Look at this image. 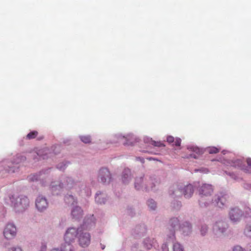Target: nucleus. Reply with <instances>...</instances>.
Wrapping results in <instances>:
<instances>
[{
	"instance_id": "f257e3e1",
	"label": "nucleus",
	"mask_w": 251,
	"mask_h": 251,
	"mask_svg": "<svg viewBox=\"0 0 251 251\" xmlns=\"http://www.w3.org/2000/svg\"><path fill=\"white\" fill-rule=\"evenodd\" d=\"M199 191L200 195L199 203L201 206H206L211 203L215 206L221 208L226 202L227 195L222 194L220 195L215 196L214 201H213L211 194L213 193V189L211 185L206 184L202 185L200 188Z\"/></svg>"
},
{
	"instance_id": "f03ea898",
	"label": "nucleus",
	"mask_w": 251,
	"mask_h": 251,
	"mask_svg": "<svg viewBox=\"0 0 251 251\" xmlns=\"http://www.w3.org/2000/svg\"><path fill=\"white\" fill-rule=\"evenodd\" d=\"M10 199L16 212H23L29 206V201L26 197L21 196L16 199L14 196H12L10 197Z\"/></svg>"
},
{
	"instance_id": "7ed1b4c3",
	"label": "nucleus",
	"mask_w": 251,
	"mask_h": 251,
	"mask_svg": "<svg viewBox=\"0 0 251 251\" xmlns=\"http://www.w3.org/2000/svg\"><path fill=\"white\" fill-rule=\"evenodd\" d=\"M170 191H172L171 195H175L176 197H180L183 194L185 198H189L192 195L194 190L193 186L189 184L185 187L183 191L179 188H176L174 191L171 190Z\"/></svg>"
},
{
	"instance_id": "20e7f679",
	"label": "nucleus",
	"mask_w": 251,
	"mask_h": 251,
	"mask_svg": "<svg viewBox=\"0 0 251 251\" xmlns=\"http://www.w3.org/2000/svg\"><path fill=\"white\" fill-rule=\"evenodd\" d=\"M170 224L174 230L179 228L185 234H187L191 231V226L188 223H186V225H184L180 226L177 218L171 219Z\"/></svg>"
},
{
	"instance_id": "39448f33",
	"label": "nucleus",
	"mask_w": 251,
	"mask_h": 251,
	"mask_svg": "<svg viewBox=\"0 0 251 251\" xmlns=\"http://www.w3.org/2000/svg\"><path fill=\"white\" fill-rule=\"evenodd\" d=\"M79 232H81L79 228L76 229L73 227L69 228L67 230L64 236V240L66 243H71L73 242Z\"/></svg>"
},
{
	"instance_id": "423d86ee",
	"label": "nucleus",
	"mask_w": 251,
	"mask_h": 251,
	"mask_svg": "<svg viewBox=\"0 0 251 251\" xmlns=\"http://www.w3.org/2000/svg\"><path fill=\"white\" fill-rule=\"evenodd\" d=\"M17 233L16 227L13 224H7L3 230V235L7 239H11L15 237Z\"/></svg>"
},
{
	"instance_id": "0eeeda50",
	"label": "nucleus",
	"mask_w": 251,
	"mask_h": 251,
	"mask_svg": "<svg viewBox=\"0 0 251 251\" xmlns=\"http://www.w3.org/2000/svg\"><path fill=\"white\" fill-rule=\"evenodd\" d=\"M91 237L87 232H81L78 236L79 245L82 247H87L90 243Z\"/></svg>"
},
{
	"instance_id": "6e6552de",
	"label": "nucleus",
	"mask_w": 251,
	"mask_h": 251,
	"mask_svg": "<svg viewBox=\"0 0 251 251\" xmlns=\"http://www.w3.org/2000/svg\"><path fill=\"white\" fill-rule=\"evenodd\" d=\"M242 215L241 211L237 207L232 208L229 213V218L233 222L239 221Z\"/></svg>"
},
{
	"instance_id": "1a4fd4ad",
	"label": "nucleus",
	"mask_w": 251,
	"mask_h": 251,
	"mask_svg": "<svg viewBox=\"0 0 251 251\" xmlns=\"http://www.w3.org/2000/svg\"><path fill=\"white\" fill-rule=\"evenodd\" d=\"M99 177L102 183L109 182L111 180V175L106 168H102L99 171Z\"/></svg>"
},
{
	"instance_id": "9d476101",
	"label": "nucleus",
	"mask_w": 251,
	"mask_h": 251,
	"mask_svg": "<svg viewBox=\"0 0 251 251\" xmlns=\"http://www.w3.org/2000/svg\"><path fill=\"white\" fill-rule=\"evenodd\" d=\"M36 206L40 211L46 209L48 206V202L46 199L42 197H39L36 200Z\"/></svg>"
},
{
	"instance_id": "9b49d317",
	"label": "nucleus",
	"mask_w": 251,
	"mask_h": 251,
	"mask_svg": "<svg viewBox=\"0 0 251 251\" xmlns=\"http://www.w3.org/2000/svg\"><path fill=\"white\" fill-rule=\"evenodd\" d=\"M188 150L190 152H193L190 154V157H193L194 158H197L198 157L197 155L201 154L203 153L202 149H201L197 147L193 146L189 147L188 148Z\"/></svg>"
},
{
	"instance_id": "f8f14e48",
	"label": "nucleus",
	"mask_w": 251,
	"mask_h": 251,
	"mask_svg": "<svg viewBox=\"0 0 251 251\" xmlns=\"http://www.w3.org/2000/svg\"><path fill=\"white\" fill-rule=\"evenodd\" d=\"M227 226L226 224L223 222H217L214 226V230L216 232L223 233Z\"/></svg>"
},
{
	"instance_id": "ddd939ff",
	"label": "nucleus",
	"mask_w": 251,
	"mask_h": 251,
	"mask_svg": "<svg viewBox=\"0 0 251 251\" xmlns=\"http://www.w3.org/2000/svg\"><path fill=\"white\" fill-rule=\"evenodd\" d=\"M167 141L170 143L172 144L173 146H176V147H179L181 145V140L179 138H175L172 136H169L167 138Z\"/></svg>"
},
{
	"instance_id": "4468645a",
	"label": "nucleus",
	"mask_w": 251,
	"mask_h": 251,
	"mask_svg": "<svg viewBox=\"0 0 251 251\" xmlns=\"http://www.w3.org/2000/svg\"><path fill=\"white\" fill-rule=\"evenodd\" d=\"M82 211L80 207H75L72 211V215L73 218H79L82 216Z\"/></svg>"
},
{
	"instance_id": "2eb2a0df",
	"label": "nucleus",
	"mask_w": 251,
	"mask_h": 251,
	"mask_svg": "<svg viewBox=\"0 0 251 251\" xmlns=\"http://www.w3.org/2000/svg\"><path fill=\"white\" fill-rule=\"evenodd\" d=\"M130 178V172L128 169H125L123 174L122 180L124 183H126L128 178Z\"/></svg>"
},
{
	"instance_id": "dca6fc26",
	"label": "nucleus",
	"mask_w": 251,
	"mask_h": 251,
	"mask_svg": "<svg viewBox=\"0 0 251 251\" xmlns=\"http://www.w3.org/2000/svg\"><path fill=\"white\" fill-rule=\"evenodd\" d=\"M65 201L68 204L74 205L75 203L74 198L72 195H69L65 197Z\"/></svg>"
},
{
	"instance_id": "f3484780",
	"label": "nucleus",
	"mask_w": 251,
	"mask_h": 251,
	"mask_svg": "<svg viewBox=\"0 0 251 251\" xmlns=\"http://www.w3.org/2000/svg\"><path fill=\"white\" fill-rule=\"evenodd\" d=\"M58 182H53L51 183V189H52V191L53 192H55V191L57 190H60V189H61L62 188V186L60 184H59L58 185Z\"/></svg>"
},
{
	"instance_id": "a211bd4d",
	"label": "nucleus",
	"mask_w": 251,
	"mask_h": 251,
	"mask_svg": "<svg viewBox=\"0 0 251 251\" xmlns=\"http://www.w3.org/2000/svg\"><path fill=\"white\" fill-rule=\"evenodd\" d=\"M61 251H73V247L71 243H66L61 248Z\"/></svg>"
},
{
	"instance_id": "6ab92c4d",
	"label": "nucleus",
	"mask_w": 251,
	"mask_h": 251,
	"mask_svg": "<svg viewBox=\"0 0 251 251\" xmlns=\"http://www.w3.org/2000/svg\"><path fill=\"white\" fill-rule=\"evenodd\" d=\"M95 201L97 202L100 204L104 203L105 202V200L102 197V196L100 193V194L97 193L96 194V196L95 197Z\"/></svg>"
},
{
	"instance_id": "aec40b11",
	"label": "nucleus",
	"mask_w": 251,
	"mask_h": 251,
	"mask_svg": "<svg viewBox=\"0 0 251 251\" xmlns=\"http://www.w3.org/2000/svg\"><path fill=\"white\" fill-rule=\"evenodd\" d=\"M81 141L85 144H88L91 143V139L90 136L89 135H84L80 136Z\"/></svg>"
},
{
	"instance_id": "412c9836",
	"label": "nucleus",
	"mask_w": 251,
	"mask_h": 251,
	"mask_svg": "<svg viewBox=\"0 0 251 251\" xmlns=\"http://www.w3.org/2000/svg\"><path fill=\"white\" fill-rule=\"evenodd\" d=\"M38 135V132L36 131H32L29 132L26 135V138L28 139H34Z\"/></svg>"
},
{
	"instance_id": "4be33fe9",
	"label": "nucleus",
	"mask_w": 251,
	"mask_h": 251,
	"mask_svg": "<svg viewBox=\"0 0 251 251\" xmlns=\"http://www.w3.org/2000/svg\"><path fill=\"white\" fill-rule=\"evenodd\" d=\"M148 206L152 210L155 209V207H156V204L155 202L153 200H150L148 201L147 202Z\"/></svg>"
},
{
	"instance_id": "5701e85b",
	"label": "nucleus",
	"mask_w": 251,
	"mask_h": 251,
	"mask_svg": "<svg viewBox=\"0 0 251 251\" xmlns=\"http://www.w3.org/2000/svg\"><path fill=\"white\" fill-rule=\"evenodd\" d=\"M151 144L155 146L158 147H164V144L160 141H155L152 140L151 141Z\"/></svg>"
},
{
	"instance_id": "b1692460",
	"label": "nucleus",
	"mask_w": 251,
	"mask_h": 251,
	"mask_svg": "<svg viewBox=\"0 0 251 251\" xmlns=\"http://www.w3.org/2000/svg\"><path fill=\"white\" fill-rule=\"evenodd\" d=\"M174 251H183V249L181 245L178 243H176L173 247Z\"/></svg>"
},
{
	"instance_id": "393cba45",
	"label": "nucleus",
	"mask_w": 251,
	"mask_h": 251,
	"mask_svg": "<svg viewBox=\"0 0 251 251\" xmlns=\"http://www.w3.org/2000/svg\"><path fill=\"white\" fill-rule=\"evenodd\" d=\"M207 151L210 154L217 153L219 152L220 150L216 147H210L207 149Z\"/></svg>"
},
{
	"instance_id": "a878e982",
	"label": "nucleus",
	"mask_w": 251,
	"mask_h": 251,
	"mask_svg": "<svg viewBox=\"0 0 251 251\" xmlns=\"http://www.w3.org/2000/svg\"><path fill=\"white\" fill-rule=\"evenodd\" d=\"M245 233L247 236L251 237V226H247L246 228Z\"/></svg>"
},
{
	"instance_id": "bb28decb",
	"label": "nucleus",
	"mask_w": 251,
	"mask_h": 251,
	"mask_svg": "<svg viewBox=\"0 0 251 251\" xmlns=\"http://www.w3.org/2000/svg\"><path fill=\"white\" fill-rule=\"evenodd\" d=\"M142 181V178L141 177L139 179H137L136 180V182L135 183V187L137 189H139L140 188V186L139 184V183H140Z\"/></svg>"
},
{
	"instance_id": "cd10ccee",
	"label": "nucleus",
	"mask_w": 251,
	"mask_h": 251,
	"mask_svg": "<svg viewBox=\"0 0 251 251\" xmlns=\"http://www.w3.org/2000/svg\"><path fill=\"white\" fill-rule=\"evenodd\" d=\"M207 226H204L201 227V234L202 235H204L206 233V231H207Z\"/></svg>"
},
{
	"instance_id": "c85d7f7f",
	"label": "nucleus",
	"mask_w": 251,
	"mask_h": 251,
	"mask_svg": "<svg viewBox=\"0 0 251 251\" xmlns=\"http://www.w3.org/2000/svg\"><path fill=\"white\" fill-rule=\"evenodd\" d=\"M233 251H245L241 247L239 246H235L233 250Z\"/></svg>"
},
{
	"instance_id": "c756f323",
	"label": "nucleus",
	"mask_w": 251,
	"mask_h": 251,
	"mask_svg": "<svg viewBox=\"0 0 251 251\" xmlns=\"http://www.w3.org/2000/svg\"><path fill=\"white\" fill-rule=\"evenodd\" d=\"M8 251H23L19 247H12L9 249Z\"/></svg>"
},
{
	"instance_id": "7c9ffc66",
	"label": "nucleus",
	"mask_w": 251,
	"mask_h": 251,
	"mask_svg": "<svg viewBox=\"0 0 251 251\" xmlns=\"http://www.w3.org/2000/svg\"><path fill=\"white\" fill-rule=\"evenodd\" d=\"M247 163L248 165L249 166L251 167V158H249L247 159L246 160Z\"/></svg>"
},
{
	"instance_id": "2f4dec72",
	"label": "nucleus",
	"mask_w": 251,
	"mask_h": 251,
	"mask_svg": "<svg viewBox=\"0 0 251 251\" xmlns=\"http://www.w3.org/2000/svg\"><path fill=\"white\" fill-rule=\"evenodd\" d=\"M162 249L165 250L164 251H168V248L166 244L163 245Z\"/></svg>"
},
{
	"instance_id": "473e14b6",
	"label": "nucleus",
	"mask_w": 251,
	"mask_h": 251,
	"mask_svg": "<svg viewBox=\"0 0 251 251\" xmlns=\"http://www.w3.org/2000/svg\"><path fill=\"white\" fill-rule=\"evenodd\" d=\"M47 247L45 245L42 246L40 251H45L46 250Z\"/></svg>"
},
{
	"instance_id": "72a5a7b5",
	"label": "nucleus",
	"mask_w": 251,
	"mask_h": 251,
	"mask_svg": "<svg viewBox=\"0 0 251 251\" xmlns=\"http://www.w3.org/2000/svg\"><path fill=\"white\" fill-rule=\"evenodd\" d=\"M246 212L248 213V215L251 214V209L250 208H247L246 209Z\"/></svg>"
},
{
	"instance_id": "f704fd0d",
	"label": "nucleus",
	"mask_w": 251,
	"mask_h": 251,
	"mask_svg": "<svg viewBox=\"0 0 251 251\" xmlns=\"http://www.w3.org/2000/svg\"><path fill=\"white\" fill-rule=\"evenodd\" d=\"M241 167V170H243L246 173H250V171H249V169H247V168H242Z\"/></svg>"
},
{
	"instance_id": "c9c22d12",
	"label": "nucleus",
	"mask_w": 251,
	"mask_h": 251,
	"mask_svg": "<svg viewBox=\"0 0 251 251\" xmlns=\"http://www.w3.org/2000/svg\"><path fill=\"white\" fill-rule=\"evenodd\" d=\"M152 247V245L151 244H149V245H147V248L148 249H151V248Z\"/></svg>"
},
{
	"instance_id": "e433bc0d",
	"label": "nucleus",
	"mask_w": 251,
	"mask_h": 251,
	"mask_svg": "<svg viewBox=\"0 0 251 251\" xmlns=\"http://www.w3.org/2000/svg\"><path fill=\"white\" fill-rule=\"evenodd\" d=\"M29 179L32 180V181H34L35 180H37V177H36L35 178H33V177H30Z\"/></svg>"
},
{
	"instance_id": "4c0bfd02",
	"label": "nucleus",
	"mask_w": 251,
	"mask_h": 251,
	"mask_svg": "<svg viewBox=\"0 0 251 251\" xmlns=\"http://www.w3.org/2000/svg\"><path fill=\"white\" fill-rule=\"evenodd\" d=\"M57 168H59V169L61 170V169H63V168H62V165L61 166H60L59 165H58L57 166Z\"/></svg>"
},
{
	"instance_id": "58836bf2",
	"label": "nucleus",
	"mask_w": 251,
	"mask_h": 251,
	"mask_svg": "<svg viewBox=\"0 0 251 251\" xmlns=\"http://www.w3.org/2000/svg\"><path fill=\"white\" fill-rule=\"evenodd\" d=\"M51 251H60L57 249H54L52 250Z\"/></svg>"
},
{
	"instance_id": "ea45409f",
	"label": "nucleus",
	"mask_w": 251,
	"mask_h": 251,
	"mask_svg": "<svg viewBox=\"0 0 251 251\" xmlns=\"http://www.w3.org/2000/svg\"><path fill=\"white\" fill-rule=\"evenodd\" d=\"M69 181H71V179L69 178Z\"/></svg>"
}]
</instances>
